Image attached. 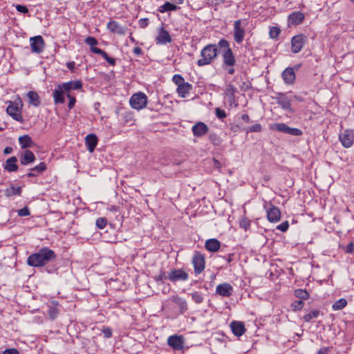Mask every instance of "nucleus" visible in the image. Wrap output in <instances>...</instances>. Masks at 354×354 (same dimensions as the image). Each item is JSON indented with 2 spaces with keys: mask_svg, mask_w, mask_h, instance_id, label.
<instances>
[{
  "mask_svg": "<svg viewBox=\"0 0 354 354\" xmlns=\"http://www.w3.org/2000/svg\"><path fill=\"white\" fill-rule=\"evenodd\" d=\"M264 208L266 209L267 218L271 223H277L281 219V212L279 209L270 204V207H267V203L264 205Z\"/></svg>",
  "mask_w": 354,
  "mask_h": 354,
  "instance_id": "6e6552de",
  "label": "nucleus"
},
{
  "mask_svg": "<svg viewBox=\"0 0 354 354\" xmlns=\"http://www.w3.org/2000/svg\"><path fill=\"white\" fill-rule=\"evenodd\" d=\"M172 80L178 86V87L179 85H182L187 82L185 81L184 78L178 74L174 75L172 77Z\"/></svg>",
  "mask_w": 354,
  "mask_h": 354,
  "instance_id": "a18cd8bd",
  "label": "nucleus"
},
{
  "mask_svg": "<svg viewBox=\"0 0 354 354\" xmlns=\"http://www.w3.org/2000/svg\"><path fill=\"white\" fill-rule=\"evenodd\" d=\"M30 48L32 53H41L43 52L45 46V42L43 37L40 35L32 37L30 39Z\"/></svg>",
  "mask_w": 354,
  "mask_h": 354,
  "instance_id": "1a4fd4ad",
  "label": "nucleus"
},
{
  "mask_svg": "<svg viewBox=\"0 0 354 354\" xmlns=\"http://www.w3.org/2000/svg\"><path fill=\"white\" fill-rule=\"evenodd\" d=\"M131 106L136 110H141L147 106V97L142 92L133 94L129 100Z\"/></svg>",
  "mask_w": 354,
  "mask_h": 354,
  "instance_id": "423d86ee",
  "label": "nucleus"
},
{
  "mask_svg": "<svg viewBox=\"0 0 354 354\" xmlns=\"http://www.w3.org/2000/svg\"><path fill=\"white\" fill-rule=\"evenodd\" d=\"M82 88V83L80 80L69 81L59 84L55 88L53 93L54 102L55 104H64L65 102L64 94H71L74 90H80Z\"/></svg>",
  "mask_w": 354,
  "mask_h": 354,
  "instance_id": "f03ea898",
  "label": "nucleus"
},
{
  "mask_svg": "<svg viewBox=\"0 0 354 354\" xmlns=\"http://www.w3.org/2000/svg\"><path fill=\"white\" fill-rule=\"evenodd\" d=\"M288 127V126L285 123H274L271 125L270 129L272 130H275L279 132L286 133Z\"/></svg>",
  "mask_w": 354,
  "mask_h": 354,
  "instance_id": "f704fd0d",
  "label": "nucleus"
},
{
  "mask_svg": "<svg viewBox=\"0 0 354 354\" xmlns=\"http://www.w3.org/2000/svg\"><path fill=\"white\" fill-rule=\"evenodd\" d=\"M35 156L34 153L30 150H26L20 155V162L23 165H27L35 161Z\"/></svg>",
  "mask_w": 354,
  "mask_h": 354,
  "instance_id": "393cba45",
  "label": "nucleus"
},
{
  "mask_svg": "<svg viewBox=\"0 0 354 354\" xmlns=\"http://www.w3.org/2000/svg\"><path fill=\"white\" fill-rule=\"evenodd\" d=\"M304 306V303L303 301L297 300V301H293L291 304L290 307L293 311L296 312L297 310L302 309Z\"/></svg>",
  "mask_w": 354,
  "mask_h": 354,
  "instance_id": "a19ab883",
  "label": "nucleus"
},
{
  "mask_svg": "<svg viewBox=\"0 0 354 354\" xmlns=\"http://www.w3.org/2000/svg\"><path fill=\"white\" fill-rule=\"evenodd\" d=\"M277 104L284 110L293 112L291 108V100L283 93L278 94L277 97Z\"/></svg>",
  "mask_w": 354,
  "mask_h": 354,
  "instance_id": "a211bd4d",
  "label": "nucleus"
},
{
  "mask_svg": "<svg viewBox=\"0 0 354 354\" xmlns=\"http://www.w3.org/2000/svg\"><path fill=\"white\" fill-rule=\"evenodd\" d=\"M304 19V15L301 12H292L288 17V21L290 24L298 25L301 24Z\"/></svg>",
  "mask_w": 354,
  "mask_h": 354,
  "instance_id": "bb28decb",
  "label": "nucleus"
},
{
  "mask_svg": "<svg viewBox=\"0 0 354 354\" xmlns=\"http://www.w3.org/2000/svg\"><path fill=\"white\" fill-rule=\"evenodd\" d=\"M327 351H328L327 348H323L318 351L317 354H328Z\"/></svg>",
  "mask_w": 354,
  "mask_h": 354,
  "instance_id": "338daca9",
  "label": "nucleus"
},
{
  "mask_svg": "<svg viewBox=\"0 0 354 354\" xmlns=\"http://www.w3.org/2000/svg\"><path fill=\"white\" fill-rule=\"evenodd\" d=\"M18 215L19 216H28V215H30V211H29L28 207H24L22 209H20L18 211Z\"/></svg>",
  "mask_w": 354,
  "mask_h": 354,
  "instance_id": "6e6d98bb",
  "label": "nucleus"
},
{
  "mask_svg": "<svg viewBox=\"0 0 354 354\" xmlns=\"http://www.w3.org/2000/svg\"><path fill=\"white\" fill-rule=\"evenodd\" d=\"M227 73L230 74V75H233L234 73V66H227Z\"/></svg>",
  "mask_w": 354,
  "mask_h": 354,
  "instance_id": "774afa93",
  "label": "nucleus"
},
{
  "mask_svg": "<svg viewBox=\"0 0 354 354\" xmlns=\"http://www.w3.org/2000/svg\"><path fill=\"white\" fill-rule=\"evenodd\" d=\"M236 92L237 89L232 84L226 86L225 93L230 105L236 104L235 94Z\"/></svg>",
  "mask_w": 354,
  "mask_h": 354,
  "instance_id": "5701e85b",
  "label": "nucleus"
},
{
  "mask_svg": "<svg viewBox=\"0 0 354 354\" xmlns=\"http://www.w3.org/2000/svg\"><path fill=\"white\" fill-rule=\"evenodd\" d=\"M58 313L59 310L56 306H53L49 307L48 314L51 319H55L57 317Z\"/></svg>",
  "mask_w": 354,
  "mask_h": 354,
  "instance_id": "79ce46f5",
  "label": "nucleus"
},
{
  "mask_svg": "<svg viewBox=\"0 0 354 354\" xmlns=\"http://www.w3.org/2000/svg\"><path fill=\"white\" fill-rule=\"evenodd\" d=\"M27 97L28 98V102L32 104L34 106L37 107L40 104V100L39 95L35 91H29L27 93Z\"/></svg>",
  "mask_w": 354,
  "mask_h": 354,
  "instance_id": "7c9ffc66",
  "label": "nucleus"
},
{
  "mask_svg": "<svg viewBox=\"0 0 354 354\" xmlns=\"http://www.w3.org/2000/svg\"><path fill=\"white\" fill-rule=\"evenodd\" d=\"M184 337L182 335H174L167 339V344L175 351H180L184 347Z\"/></svg>",
  "mask_w": 354,
  "mask_h": 354,
  "instance_id": "9d476101",
  "label": "nucleus"
},
{
  "mask_svg": "<svg viewBox=\"0 0 354 354\" xmlns=\"http://www.w3.org/2000/svg\"><path fill=\"white\" fill-rule=\"evenodd\" d=\"M192 89V85L189 82H186L177 87V93L180 97H185Z\"/></svg>",
  "mask_w": 354,
  "mask_h": 354,
  "instance_id": "cd10ccee",
  "label": "nucleus"
},
{
  "mask_svg": "<svg viewBox=\"0 0 354 354\" xmlns=\"http://www.w3.org/2000/svg\"><path fill=\"white\" fill-rule=\"evenodd\" d=\"M347 305V301L345 299H339L336 301L332 306L334 310L343 309Z\"/></svg>",
  "mask_w": 354,
  "mask_h": 354,
  "instance_id": "c9c22d12",
  "label": "nucleus"
},
{
  "mask_svg": "<svg viewBox=\"0 0 354 354\" xmlns=\"http://www.w3.org/2000/svg\"><path fill=\"white\" fill-rule=\"evenodd\" d=\"M339 139L344 147L349 148L353 143L354 133L352 130L346 129L339 134Z\"/></svg>",
  "mask_w": 354,
  "mask_h": 354,
  "instance_id": "9b49d317",
  "label": "nucleus"
},
{
  "mask_svg": "<svg viewBox=\"0 0 354 354\" xmlns=\"http://www.w3.org/2000/svg\"><path fill=\"white\" fill-rule=\"evenodd\" d=\"M55 259L56 254L53 250L48 248H42L28 257L27 263L32 267H42Z\"/></svg>",
  "mask_w": 354,
  "mask_h": 354,
  "instance_id": "f257e3e1",
  "label": "nucleus"
},
{
  "mask_svg": "<svg viewBox=\"0 0 354 354\" xmlns=\"http://www.w3.org/2000/svg\"><path fill=\"white\" fill-rule=\"evenodd\" d=\"M218 46L223 59V66H234L236 64L235 56L230 46V43L225 39H221L218 42Z\"/></svg>",
  "mask_w": 354,
  "mask_h": 354,
  "instance_id": "20e7f679",
  "label": "nucleus"
},
{
  "mask_svg": "<svg viewBox=\"0 0 354 354\" xmlns=\"http://www.w3.org/2000/svg\"><path fill=\"white\" fill-rule=\"evenodd\" d=\"M21 194V188L11 185L4 190V194L6 197L10 198L13 196H20Z\"/></svg>",
  "mask_w": 354,
  "mask_h": 354,
  "instance_id": "c756f323",
  "label": "nucleus"
},
{
  "mask_svg": "<svg viewBox=\"0 0 354 354\" xmlns=\"http://www.w3.org/2000/svg\"><path fill=\"white\" fill-rule=\"evenodd\" d=\"M19 142L22 149H26L31 147L33 142L28 135H24L19 138Z\"/></svg>",
  "mask_w": 354,
  "mask_h": 354,
  "instance_id": "2f4dec72",
  "label": "nucleus"
},
{
  "mask_svg": "<svg viewBox=\"0 0 354 354\" xmlns=\"http://www.w3.org/2000/svg\"><path fill=\"white\" fill-rule=\"evenodd\" d=\"M230 328L233 334L237 337L243 335L245 332L244 324L241 322H232L230 324Z\"/></svg>",
  "mask_w": 354,
  "mask_h": 354,
  "instance_id": "412c9836",
  "label": "nucleus"
},
{
  "mask_svg": "<svg viewBox=\"0 0 354 354\" xmlns=\"http://www.w3.org/2000/svg\"><path fill=\"white\" fill-rule=\"evenodd\" d=\"M262 130L261 125L260 124H255L245 129L246 133L250 132H260Z\"/></svg>",
  "mask_w": 354,
  "mask_h": 354,
  "instance_id": "09e8293b",
  "label": "nucleus"
},
{
  "mask_svg": "<svg viewBox=\"0 0 354 354\" xmlns=\"http://www.w3.org/2000/svg\"><path fill=\"white\" fill-rule=\"evenodd\" d=\"M251 221L247 217H243L239 221V226L245 231L250 230Z\"/></svg>",
  "mask_w": 354,
  "mask_h": 354,
  "instance_id": "58836bf2",
  "label": "nucleus"
},
{
  "mask_svg": "<svg viewBox=\"0 0 354 354\" xmlns=\"http://www.w3.org/2000/svg\"><path fill=\"white\" fill-rule=\"evenodd\" d=\"M319 315V310H313L310 311L309 313L305 315L303 317L304 320L306 322H309L311 319L314 318H317Z\"/></svg>",
  "mask_w": 354,
  "mask_h": 354,
  "instance_id": "4c0bfd02",
  "label": "nucleus"
},
{
  "mask_svg": "<svg viewBox=\"0 0 354 354\" xmlns=\"http://www.w3.org/2000/svg\"><path fill=\"white\" fill-rule=\"evenodd\" d=\"M205 246L208 251L215 252L219 250L221 243L216 239H210L206 241Z\"/></svg>",
  "mask_w": 354,
  "mask_h": 354,
  "instance_id": "a878e982",
  "label": "nucleus"
},
{
  "mask_svg": "<svg viewBox=\"0 0 354 354\" xmlns=\"http://www.w3.org/2000/svg\"><path fill=\"white\" fill-rule=\"evenodd\" d=\"M294 295L301 301L307 300L310 297V294L304 289H296L294 291Z\"/></svg>",
  "mask_w": 354,
  "mask_h": 354,
  "instance_id": "72a5a7b5",
  "label": "nucleus"
},
{
  "mask_svg": "<svg viewBox=\"0 0 354 354\" xmlns=\"http://www.w3.org/2000/svg\"><path fill=\"white\" fill-rule=\"evenodd\" d=\"M192 263L194 265V272L196 274L201 273L205 266V256L200 252H196L192 258Z\"/></svg>",
  "mask_w": 354,
  "mask_h": 354,
  "instance_id": "0eeeda50",
  "label": "nucleus"
},
{
  "mask_svg": "<svg viewBox=\"0 0 354 354\" xmlns=\"http://www.w3.org/2000/svg\"><path fill=\"white\" fill-rule=\"evenodd\" d=\"M133 53H134L136 55H137V56H140V55H142V54H143V50H142V49L140 47H138V46L135 47V48H133Z\"/></svg>",
  "mask_w": 354,
  "mask_h": 354,
  "instance_id": "bf43d9fd",
  "label": "nucleus"
},
{
  "mask_svg": "<svg viewBox=\"0 0 354 354\" xmlns=\"http://www.w3.org/2000/svg\"><path fill=\"white\" fill-rule=\"evenodd\" d=\"M85 144L89 152L92 153L97 144V138L95 134L91 133L86 136Z\"/></svg>",
  "mask_w": 354,
  "mask_h": 354,
  "instance_id": "b1692460",
  "label": "nucleus"
},
{
  "mask_svg": "<svg viewBox=\"0 0 354 354\" xmlns=\"http://www.w3.org/2000/svg\"><path fill=\"white\" fill-rule=\"evenodd\" d=\"M102 333L104 336L106 338H109L112 336V330L110 328H104L102 330Z\"/></svg>",
  "mask_w": 354,
  "mask_h": 354,
  "instance_id": "13d9d810",
  "label": "nucleus"
},
{
  "mask_svg": "<svg viewBox=\"0 0 354 354\" xmlns=\"http://www.w3.org/2000/svg\"><path fill=\"white\" fill-rule=\"evenodd\" d=\"M168 279L172 282L186 281L188 279V274L182 269H176L169 273Z\"/></svg>",
  "mask_w": 354,
  "mask_h": 354,
  "instance_id": "f3484780",
  "label": "nucleus"
},
{
  "mask_svg": "<svg viewBox=\"0 0 354 354\" xmlns=\"http://www.w3.org/2000/svg\"><path fill=\"white\" fill-rule=\"evenodd\" d=\"M218 44H207L201 51V58L197 61L200 67L209 65L214 61L218 53Z\"/></svg>",
  "mask_w": 354,
  "mask_h": 354,
  "instance_id": "7ed1b4c3",
  "label": "nucleus"
},
{
  "mask_svg": "<svg viewBox=\"0 0 354 354\" xmlns=\"http://www.w3.org/2000/svg\"><path fill=\"white\" fill-rule=\"evenodd\" d=\"M46 169V166L44 162H40L37 166L31 169V171H37L38 172H42Z\"/></svg>",
  "mask_w": 354,
  "mask_h": 354,
  "instance_id": "603ef678",
  "label": "nucleus"
},
{
  "mask_svg": "<svg viewBox=\"0 0 354 354\" xmlns=\"http://www.w3.org/2000/svg\"><path fill=\"white\" fill-rule=\"evenodd\" d=\"M288 227H289V223L288 221H286L283 222L282 223H281L280 225H278L277 226V229L283 232H286L288 230Z\"/></svg>",
  "mask_w": 354,
  "mask_h": 354,
  "instance_id": "3c124183",
  "label": "nucleus"
},
{
  "mask_svg": "<svg viewBox=\"0 0 354 354\" xmlns=\"http://www.w3.org/2000/svg\"><path fill=\"white\" fill-rule=\"evenodd\" d=\"M107 225V220L105 218L101 217L96 220V226L99 229H104Z\"/></svg>",
  "mask_w": 354,
  "mask_h": 354,
  "instance_id": "de8ad7c7",
  "label": "nucleus"
},
{
  "mask_svg": "<svg viewBox=\"0 0 354 354\" xmlns=\"http://www.w3.org/2000/svg\"><path fill=\"white\" fill-rule=\"evenodd\" d=\"M305 41V36L300 34L294 36L291 39V50L293 53H298L302 49Z\"/></svg>",
  "mask_w": 354,
  "mask_h": 354,
  "instance_id": "4468645a",
  "label": "nucleus"
},
{
  "mask_svg": "<svg viewBox=\"0 0 354 354\" xmlns=\"http://www.w3.org/2000/svg\"><path fill=\"white\" fill-rule=\"evenodd\" d=\"M21 109L17 103L10 102L7 107L6 111L14 120L21 122H23V118Z\"/></svg>",
  "mask_w": 354,
  "mask_h": 354,
  "instance_id": "f8f14e48",
  "label": "nucleus"
},
{
  "mask_svg": "<svg viewBox=\"0 0 354 354\" xmlns=\"http://www.w3.org/2000/svg\"><path fill=\"white\" fill-rule=\"evenodd\" d=\"M173 301L176 303L181 309L182 311H185L187 309V302L185 299L176 297L174 298Z\"/></svg>",
  "mask_w": 354,
  "mask_h": 354,
  "instance_id": "e433bc0d",
  "label": "nucleus"
},
{
  "mask_svg": "<svg viewBox=\"0 0 354 354\" xmlns=\"http://www.w3.org/2000/svg\"><path fill=\"white\" fill-rule=\"evenodd\" d=\"M281 77L283 82L286 84H293L295 82L296 75L294 68L292 67L286 68L281 73Z\"/></svg>",
  "mask_w": 354,
  "mask_h": 354,
  "instance_id": "6ab92c4d",
  "label": "nucleus"
},
{
  "mask_svg": "<svg viewBox=\"0 0 354 354\" xmlns=\"http://www.w3.org/2000/svg\"><path fill=\"white\" fill-rule=\"evenodd\" d=\"M166 279V276L163 272H162L158 276L156 277L155 279L156 281H162Z\"/></svg>",
  "mask_w": 354,
  "mask_h": 354,
  "instance_id": "0e129e2a",
  "label": "nucleus"
},
{
  "mask_svg": "<svg viewBox=\"0 0 354 354\" xmlns=\"http://www.w3.org/2000/svg\"><path fill=\"white\" fill-rule=\"evenodd\" d=\"M191 297L194 302L198 304H201L204 299L203 294L198 292H194L191 293Z\"/></svg>",
  "mask_w": 354,
  "mask_h": 354,
  "instance_id": "ea45409f",
  "label": "nucleus"
},
{
  "mask_svg": "<svg viewBox=\"0 0 354 354\" xmlns=\"http://www.w3.org/2000/svg\"><path fill=\"white\" fill-rule=\"evenodd\" d=\"M241 119H242L243 121H245V122H248V123H250V122H251V121H250V117H249V115H248V114H243V115H241Z\"/></svg>",
  "mask_w": 354,
  "mask_h": 354,
  "instance_id": "69168bd1",
  "label": "nucleus"
},
{
  "mask_svg": "<svg viewBox=\"0 0 354 354\" xmlns=\"http://www.w3.org/2000/svg\"><path fill=\"white\" fill-rule=\"evenodd\" d=\"M354 245L353 243H350L346 248V252L348 253H352L353 251Z\"/></svg>",
  "mask_w": 354,
  "mask_h": 354,
  "instance_id": "e2e57ef3",
  "label": "nucleus"
},
{
  "mask_svg": "<svg viewBox=\"0 0 354 354\" xmlns=\"http://www.w3.org/2000/svg\"><path fill=\"white\" fill-rule=\"evenodd\" d=\"M3 354H19V351L15 348L6 349Z\"/></svg>",
  "mask_w": 354,
  "mask_h": 354,
  "instance_id": "052dcab7",
  "label": "nucleus"
},
{
  "mask_svg": "<svg viewBox=\"0 0 354 354\" xmlns=\"http://www.w3.org/2000/svg\"><path fill=\"white\" fill-rule=\"evenodd\" d=\"M15 8H16V10L19 12L24 13V14L28 12V9L25 6L18 4L15 6Z\"/></svg>",
  "mask_w": 354,
  "mask_h": 354,
  "instance_id": "4d7b16f0",
  "label": "nucleus"
},
{
  "mask_svg": "<svg viewBox=\"0 0 354 354\" xmlns=\"http://www.w3.org/2000/svg\"><path fill=\"white\" fill-rule=\"evenodd\" d=\"M107 29L113 32L120 35H124L127 32V28L122 26L118 21L111 20L106 24Z\"/></svg>",
  "mask_w": 354,
  "mask_h": 354,
  "instance_id": "dca6fc26",
  "label": "nucleus"
},
{
  "mask_svg": "<svg viewBox=\"0 0 354 354\" xmlns=\"http://www.w3.org/2000/svg\"><path fill=\"white\" fill-rule=\"evenodd\" d=\"M234 292L233 287L228 283H223L218 284L216 288V294L223 297H229Z\"/></svg>",
  "mask_w": 354,
  "mask_h": 354,
  "instance_id": "2eb2a0df",
  "label": "nucleus"
},
{
  "mask_svg": "<svg viewBox=\"0 0 354 354\" xmlns=\"http://www.w3.org/2000/svg\"><path fill=\"white\" fill-rule=\"evenodd\" d=\"M280 32H281V30L278 27H276V26L271 27L269 30L270 37L272 39L277 38L279 35L280 34Z\"/></svg>",
  "mask_w": 354,
  "mask_h": 354,
  "instance_id": "37998d69",
  "label": "nucleus"
},
{
  "mask_svg": "<svg viewBox=\"0 0 354 354\" xmlns=\"http://www.w3.org/2000/svg\"><path fill=\"white\" fill-rule=\"evenodd\" d=\"M179 8L178 6L171 2H165L159 8V12L163 13L168 11H175Z\"/></svg>",
  "mask_w": 354,
  "mask_h": 354,
  "instance_id": "473e14b6",
  "label": "nucleus"
},
{
  "mask_svg": "<svg viewBox=\"0 0 354 354\" xmlns=\"http://www.w3.org/2000/svg\"><path fill=\"white\" fill-rule=\"evenodd\" d=\"M138 25L141 28H145L149 25V19L147 18H142L138 21Z\"/></svg>",
  "mask_w": 354,
  "mask_h": 354,
  "instance_id": "5fc2aeb1",
  "label": "nucleus"
},
{
  "mask_svg": "<svg viewBox=\"0 0 354 354\" xmlns=\"http://www.w3.org/2000/svg\"><path fill=\"white\" fill-rule=\"evenodd\" d=\"M85 43L90 46L92 53L100 55L111 66L115 65V60L108 55V54L102 49L95 47L98 44L97 40L93 37H88L85 39Z\"/></svg>",
  "mask_w": 354,
  "mask_h": 354,
  "instance_id": "39448f33",
  "label": "nucleus"
},
{
  "mask_svg": "<svg viewBox=\"0 0 354 354\" xmlns=\"http://www.w3.org/2000/svg\"><path fill=\"white\" fill-rule=\"evenodd\" d=\"M209 138L211 142L215 146L220 145L221 143L220 137L218 136L216 133H211Z\"/></svg>",
  "mask_w": 354,
  "mask_h": 354,
  "instance_id": "c03bdc74",
  "label": "nucleus"
},
{
  "mask_svg": "<svg viewBox=\"0 0 354 354\" xmlns=\"http://www.w3.org/2000/svg\"><path fill=\"white\" fill-rule=\"evenodd\" d=\"M17 158L15 156H12L8 158L4 166V169L9 172L17 171L18 169V165H17Z\"/></svg>",
  "mask_w": 354,
  "mask_h": 354,
  "instance_id": "c85d7f7f",
  "label": "nucleus"
},
{
  "mask_svg": "<svg viewBox=\"0 0 354 354\" xmlns=\"http://www.w3.org/2000/svg\"><path fill=\"white\" fill-rule=\"evenodd\" d=\"M286 133L289 134V135H292V136H301V135H302L303 133H302V131L299 129L292 128V127H290L288 126V129H287Z\"/></svg>",
  "mask_w": 354,
  "mask_h": 354,
  "instance_id": "49530a36",
  "label": "nucleus"
},
{
  "mask_svg": "<svg viewBox=\"0 0 354 354\" xmlns=\"http://www.w3.org/2000/svg\"><path fill=\"white\" fill-rule=\"evenodd\" d=\"M66 97L69 100L68 107L69 109H72L74 107L75 104L76 102V98L75 96L72 95L71 94H67Z\"/></svg>",
  "mask_w": 354,
  "mask_h": 354,
  "instance_id": "8fccbe9b",
  "label": "nucleus"
},
{
  "mask_svg": "<svg viewBox=\"0 0 354 354\" xmlns=\"http://www.w3.org/2000/svg\"><path fill=\"white\" fill-rule=\"evenodd\" d=\"M215 112H216V115L218 118L223 119V118H226V113L224 110H222L219 108H216L215 110Z\"/></svg>",
  "mask_w": 354,
  "mask_h": 354,
  "instance_id": "864d4df0",
  "label": "nucleus"
},
{
  "mask_svg": "<svg viewBox=\"0 0 354 354\" xmlns=\"http://www.w3.org/2000/svg\"><path fill=\"white\" fill-rule=\"evenodd\" d=\"M192 131L194 136L201 137L208 132V127L205 123L198 122L192 127Z\"/></svg>",
  "mask_w": 354,
  "mask_h": 354,
  "instance_id": "aec40b11",
  "label": "nucleus"
},
{
  "mask_svg": "<svg viewBox=\"0 0 354 354\" xmlns=\"http://www.w3.org/2000/svg\"><path fill=\"white\" fill-rule=\"evenodd\" d=\"M67 68L71 70V71H73L75 68V62H69L66 64Z\"/></svg>",
  "mask_w": 354,
  "mask_h": 354,
  "instance_id": "680f3d73",
  "label": "nucleus"
},
{
  "mask_svg": "<svg viewBox=\"0 0 354 354\" xmlns=\"http://www.w3.org/2000/svg\"><path fill=\"white\" fill-rule=\"evenodd\" d=\"M156 43L158 44H166L171 41V38L169 32L163 28L159 30L158 35L156 37Z\"/></svg>",
  "mask_w": 354,
  "mask_h": 354,
  "instance_id": "4be33fe9",
  "label": "nucleus"
},
{
  "mask_svg": "<svg viewBox=\"0 0 354 354\" xmlns=\"http://www.w3.org/2000/svg\"><path fill=\"white\" fill-rule=\"evenodd\" d=\"M245 37V29L241 26V21L236 20L234 23V39L237 44H241Z\"/></svg>",
  "mask_w": 354,
  "mask_h": 354,
  "instance_id": "ddd939ff",
  "label": "nucleus"
}]
</instances>
